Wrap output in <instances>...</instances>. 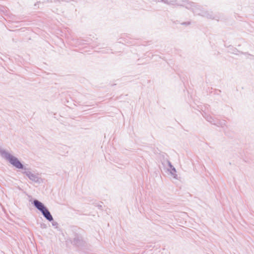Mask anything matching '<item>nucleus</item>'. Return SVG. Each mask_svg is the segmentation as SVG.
Here are the masks:
<instances>
[{"instance_id": "7ed1b4c3", "label": "nucleus", "mask_w": 254, "mask_h": 254, "mask_svg": "<svg viewBox=\"0 0 254 254\" xmlns=\"http://www.w3.org/2000/svg\"><path fill=\"white\" fill-rule=\"evenodd\" d=\"M34 204L35 206L41 211H43L46 208L43 203L37 200L34 201Z\"/></svg>"}, {"instance_id": "f03ea898", "label": "nucleus", "mask_w": 254, "mask_h": 254, "mask_svg": "<svg viewBox=\"0 0 254 254\" xmlns=\"http://www.w3.org/2000/svg\"><path fill=\"white\" fill-rule=\"evenodd\" d=\"M44 215V216L49 221H52L53 220V217L51 215L50 212L46 208L43 211H41Z\"/></svg>"}, {"instance_id": "f257e3e1", "label": "nucleus", "mask_w": 254, "mask_h": 254, "mask_svg": "<svg viewBox=\"0 0 254 254\" xmlns=\"http://www.w3.org/2000/svg\"><path fill=\"white\" fill-rule=\"evenodd\" d=\"M8 159L10 163L16 168L19 169L23 168V165L16 158L11 155H8Z\"/></svg>"}]
</instances>
